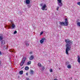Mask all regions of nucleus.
Returning <instances> with one entry per match:
<instances>
[{"mask_svg": "<svg viewBox=\"0 0 80 80\" xmlns=\"http://www.w3.org/2000/svg\"><path fill=\"white\" fill-rule=\"evenodd\" d=\"M65 42L66 43V53L68 55V51L70 50L71 48V45H73V42L71 40H70L68 39H67L65 40Z\"/></svg>", "mask_w": 80, "mask_h": 80, "instance_id": "f257e3e1", "label": "nucleus"}, {"mask_svg": "<svg viewBox=\"0 0 80 80\" xmlns=\"http://www.w3.org/2000/svg\"><path fill=\"white\" fill-rule=\"evenodd\" d=\"M40 5L41 7H42L41 9L42 10H45V9L47 8V5L45 4L42 3L40 4Z\"/></svg>", "mask_w": 80, "mask_h": 80, "instance_id": "f03ea898", "label": "nucleus"}, {"mask_svg": "<svg viewBox=\"0 0 80 80\" xmlns=\"http://www.w3.org/2000/svg\"><path fill=\"white\" fill-rule=\"evenodd\" d=\"M57 3L59 7H62L63 6V3L62 2V0H58Z\"/></svg>", "mask_w": 80, "mask_h": 80, "instance_id": "7ed1b4c3", "label": "nucleus"}, {"mask_svg": "<svg viewBox=\"0 0 80 80\" xmlns=\"http://www.w3.org/2000/svg\"><path fill=\"white\" fill-rule=\"evenodd\" d=\"M68 25V19L66 18L65 19V22H64V26H67Z\"/></svg>", "mask_w": 80, "mask_h": 80, "instance_id": "20e7f679", "label": "nucleus"}, {"mask_svg": "<svg viewBox=\"0 0 80 80\" xmlns=\"http://www.w3.org/2000/svg\"><path fill=\"white\" fill-rule=\"evenodd\" d=\"M44 40H45V38H42V39L40 40L41 43H43Z\"/></svg>", "mask_w": 80, "mask_h": 80, "instance_id": "39448f33", "label": "nucleus"}, {"mask_svg": "<svg viewBox=\"0 0 80 80\" xmlns=\"http://www.w3.org/2000/svg\"><path fill=\"white\" fill-rule=\"evenodd\" d=\"M1 46H3V45H4L5 44V41L4 40H3L2 41H1Z\"/></svg>", "mask_w": 80, "mask_h": 80, "instance_id": "423d86ee", "label": "nucleus"}, {"mask_svg": "<svg viewBox=\"0 0 80 80\" xmlns=\"http://www.w3.org/2000/svg\"><path fill=\"white\" fill-rule=\"evenodd\" d=\"M33 58H34V56L33 55H31L29 58V59L30 60H33Z\"/></svg>", "mask_w": 80, "mask_h": 80, "instance_id": "0eeeda50", "label": "nucleus"}, {"mask_svg": "<svg viewBox=\"0 0 80 80\" xmlns=\"http://www.w3.org/2000/svg\"><path fill=\"white\" fill-rule=\"evenodd\" d=\"M78 58V62L79 63H80V58L79 56H78L77 57Z\"/></svg>", "mask_w": 80, "mask_h": 80, "instance_id": "6e6552de", "label": "nucleus"}, {"mask_svg": "<svg viewBox=\"0 0 80 80\" xmlns=\"http://www.w3.org/2000/svg\"><path fill=\"white\" fill-rule=\"evenodd\" d=\"M30 0H26V3L27 4H30Z\"/></svg>", "mask_w": 80, "mask_h": 80, "instance_id": "1a4fd4ad", "label": "nucleus"}, {"mask_svg": "<svg viewBox=\"0 0 80 80\" xmlns=\"http://www.w3.org/2000/svg\"><path fill=\"white\" fill-rule=\"evenodd\" d=\"M26 59H27V58H26L23 57V58L22 59V61L25 62V60H26Z\"/></svg>", "mask_w": 80, "mask_h": 80, "instance_id": "9d476101", "label": "nucleus"}, {"mask_svg": "<svg viewBox=\"0 0 80 80\" xmlns=\"http://www.w3.org/2000/svg\"><path fill=\"white\" fill-rule=\"evenodd\" d=\"M11 27H12V28H13V29L15 28V24H14L12 23V25Z\"/></svg>", "mask_w": 80, "mask_h": 80, "instance_id": "9b49d317", "label": "nucleus"}, {"mask_svg": "<svg viewBox=\"0 0 80 80\" xmlns=\"http://www.w3.org/2000/svg\"><path fill=\"white\" fill-rule=\"evenodd\" d=\"M3 39V36L1 35L0 36V41H1Z\"/></svg>", "mask_w": 80, "mask_h": 80, "instance_id": "f8f14e48", "label": "nucleus"}, {"mask_svg": "<svg viewBox=\"0 0 80 80\" xmlns=\"http://www.w3.org/2000/svg\"><path fill=\"white\" fill-rule=\"evenodd\" d=\"M28 41H26V42L25 43L27 47H28V46H29V44L28 43Z\"/></svg>", "mask_w": 80, "mask_h": 80, "instance_id": "ddd939ff", "label": "nucleus"}, {"mask_svg": "<svg viewBox=\"0 0 80 80\" xmlns=\"http://www.w3.org/2000/svg\"><path fill=\"white\" fill-rule=\"evenodd\" d=\"M60 24L61 25H64V22H60Z\"/></svg>", "mask_w": 80, "mask_h": 80, "instance_id": "4468645a", "label": "nucleus"}, {"mask_svg": "<svg viewBox=\"0 0 80 80\" xmlns=\"http://www.w3.org/2000/svg\"><path fill=\"white\" fill-rule=\"evenodd\" d=\"M23 71H21L19 72V74H20V75H22V74H23Z\"/></svg>", "mask_w": 80, "mask_h": 80, "instance_id": "2eb2a0df", "label": "nucleus"}, {"mask_svg": "<svg viewBox=\"0 0 80 80\" xmlns=\"http://www.w3.org/2000/svg\"><path fill=\"white\" fill-rule=\"evenodd\" d=\"M30 64H31V61H29L27 63L28 65H30Z\"/></svg>", "mask_w": 80, "mask_h": 80, "instance_id": "dca6fc26", "label": "nucleus"}, {"mask_svg": "<svg viewBox=\"0 0 80 80\" xmlns=\"http://www.w3.org/2000/svg\"><path fill=\"white\" fill-rule=\"evenodd\" d=\"M29 69V68L28 67H26L25 68V69L26 70H28Z\"/></svg>", "mask_w": 80, "mask_h": 80, "instance_id": "f3484780", "label": "nucleus"}, {"mask_svg": "<svg viewBox=\"0 0 80 80\" xmlns=\"http://www.w3.org/2000/svg\"><path fill=\"white\" fill-rule=\"evenodd\" d=\"M72 66H71V65H68V66H67V67L68 68H71V67Z\"/></svg>", "mask_w": 80, "mask_h": 80, "instance_id": "a211bd4d", "label": "nucleus"}, {"mask_svg": "<svg viewBox=\"0 0 80 80\" xmlns=\"http://www.w3.org/2000/svg\"><path fill=\"white\" fill-rule=\"evenodd\" d=\"M25 63L24 62L22 61L20 64V66H22V65H23V63Z\"/></svg>", "mask_w": 80, "mask_h": 80, "instance_id": "6ab92c4d", "label": "nucleus"}, {"mask_svg": "<svg viewBox=\"0 0 80 80\" xmlns=\"http://www.w3.org/2000/svg\"><path fill=\"white\" fill-rule=\"evenodd\" d=\"M77 24L78 26H79V27H80V22H78L77 23Z\"/></svg>", "mask_w": 80, "mask_h": 80, "instance_id": "aec40b11", "label": "nucleus"}, {"mask_svg": "<svg viewBox=\"0 0 80 80\" xmlns=\"http://www.w3.org/2000/svg\"><path fill=\"white\" fill-rule=\"evenodd\" d=\"M38 66L39 67H42V66L41 65V63H38Z\"/></svg>", "mask_w": 80, "mask_h": 80, "instance_id": "412c9836", "label": "nucleus"}, {"mask_svg": "<svg viewBox=\"0 0 80 80\" xmlns=\"http://www.w3.org/2000/svg\"><path fill=\"white\" fill-rule=\"evenodd\" d=\"M30 74H33V70L31 71Z\"/></svg>", "mask_w": 80, "mask_h": 80, "instance_id": "4be33fe9", "label": "nucleus"}, {"mask_svg": "<svg viewBox=\"0 0 80 80\" xmlns=\"http://www.w3.org/2000/svg\"><path fill=\"white\" fill-rule=\"evenodd\" d=\"M69 64V62H66V65H68Z\"/></svg>", "mask_w": 80, "mask_h": 80, "instance_id": "5701e85b", "label": "nucleus"}, {"mask_svg": "<svg viewBox=\"0 0 80 80\" xmlns=\"http://www.w3.org/2000/svg\"><path fill=\"white\" fill-rule=\"evenodd\" d=\"M9 52H14L12 49H11L10 50H9Z\"/></svg>", "mask_w": 80, "mask_h": 80, "instance_id": "b1692460", "label": "nucleus"}, {"mask_svg": "<svg viewBox=\"0 0 80 80\" xmlns=\"http://www.w3.org/2000/svg\"><path fill=\"white\" fill-rule=\"evenodd\" d=\"M17 31H14V32L13 33L14 34H15L16 33H17Z\"/></svg>", "mask_w": 80, "mask_h": 80, "instance_id": "393cba45", "label": "nucleus"}, {"mask_svg": "<svg viewBox=\"0 0 80 80\" xmlns=\"http://www.w3.org/2000/svg\"><path fill=\"white\" fill-rule=\"evenodd\" d=\"M50 72H53V70H52V69H51L50 70Z\"/></svg>", "mask_w": 80, "mask_h": 80, "instance_id": "a878e982", "label": "nucleus"}, {"mask_svg": "<svg viewBox=\"0 0 80 80\" xmlns=\"http://www.w3.org/2000/svg\"><path fill=\"white\" fill-rule=\"evenodd\" d=\"M58 9H59V7L58 6L57 7V10H58Z\"/></svg>", "mask_w": 80, "mask_h": 80, "instance_id": "bb28decb", "label": "nucleus"}, {"mask_svg": "<svg viewBox=\"0 0 80 80\" xmlns=\"http://www.w3.org/2000/svg\"><path fill=\"white\" fill-rule=\"evenodd\" d=\"M77 4L78 5H80V2H78Z\"/></svg>", "mask_w": 80, "mask_h": 80, "instance_id": "cd10ccee", "label": "nucleus"}, {"mask_svg": "<svg viewBox=\"0 0 80 80\" xmlns=\"http://www.w3.org/2000/svg\"><path fill=\"white\" fill-rule=\"evenodd\" d=\"M43 32H41L40 34V35H42V34H43Z\"/></svg>", "mask_w": 80, "mask_h": 80, "instance_id": "c85d7f7f", "label": "nucleus"}, {"mask_svg": "<svg viewBox=\"0 0 80 80\" xmlns=\"http://www.w3.org/2000/svg\"><path fill=\"white\" fill-rule=\"evenodd\" d=\"M26 80H30V79L29 78H27Z\"/></svg>", "mask_w": 80, "mask_h": 80, "instance_id": "c756f323", "label": "nucleus"}, {"mask_svg": "<svg viewBox=\"0 0 80 80\" xmlns=\"http://www.w3.org/2000/svg\"><path fill=\"white\" fill-rule=\"evenodd\" d=\"M26 74L27 75V76H28V73L27 72Z\"/></svg>", "mask_w": 80, "mask_h": 80, "instance_id": "7c9ffc66", "label": "nucleus"}, {"mask_svg": "<svg viewBox=\"0 0 80 80\" xmlns=\"http://www.w3.org/2000/svg\"><path fill=\"white\" fill-rule=\"evenodd\" d=\"M32 52H30L29 53V54H30V55H31V54H32Z\"/></svg>", "mask_w": 80, "mask_h": 80, "instance_id": "2f4dec72", "label": "nucleus"}, {"mask_svg": "<svg viewBox=\"0 0 80 80\" xmlns=\"http://www.w3.org/2000/svg\"><path fill=\"white\" fill-rule=\"evenodd\" d=\"M28 8H30V6L29 5H28Z\"/></svg>", "mask_w": 80, "mask_h": 80, "instance_id": "473e14b6", "label": "nucleus"}, {"mask_svg": "<svg viewBox=\"0 0 80 80\" xmlns=\"http://www.w3.org/2000/svg\"><path fill=\"white\" fill-rule=\"evenodd\" d=\"M0 55H2V52L0 51Z\"/></svg>", "mask_w": 80, "mask_h": 80, "instance_id": "72a5a7b5", "label": "nucleus"}, {"mask_svg": "<svg viewBox=\"0 0 80 80\" xmlns=\"http://www.w3.org/2000/svg\"><path fill=\"white\" fill-rule=\"evenodd\" d=\"M1 61L0 60V65H1Z\"/></svg>", "mask_w": 80, "mask_h": 80, "instance_id": "f704fd0d", "label": "nucleus"}, {"mask_svg": "<svg viewBox=\"0 0 80 80\" xmlns=\"http://www.w3.org/2000/svg\"><path fill=\"white\" fill-rule=\"evenodd\" d=\"M45 69V68H42V70H44Z\"/></svg>", "mask_w": 80, "mask_h": 80, "instance_id": "c9c22d12", "label": "nucleus"}, {"mask_svg": "<svg viewBox=\"0 0 80 80\" xmlns=\"http://www.w3.org/2000/svg\"><path fill=\"white\" fill-rule=\"evenodd\" d=\"M47 10V9H45V10Z\"/></svg>", "mask_w": 80, "mask_h": 80, "instance_id": "e433bc0d", "label": "nucleus"}, {"mask_svg": "<svg viewBox=\"0 0 80 80\" xmlns=\"http://www.w3.org/2000/svg\"><path fill=\"white\" fill-rule=\"evenodd\" d=\"M71 79H72V78H71Z\"/></svg>", "mask_w": 80, "mask_h": 80, "instance_id": "4c0bfd02", "label": "nucleus"}, {"mask_svg": "<svg viewBox=\"0 0 80 80\" xmlns=\"http://www.w3.org/2000/svg\"><path fill=\"white\" fill-rule=\"evenodd\" d=\"M11 27L10 26H9V27Z\"/></svg>", "mask_w": 80, "mask_h": 80, "instance_id": "58836bf2", "label": "nucleus"}, {"mask_svg": "<svg viewBox=\"0 0 80 80\" xmlns=\"http://www.w3.org/2000/svg\"><path fill=\"white\" fill-rule=\"evenodd\" d=\"M18 77H20V76H18Z\"/></svg>", "mask_w": 80, "mask_h": 80, "instance_id": "ea45409f", "label": "nucleus"}]
</instances>
